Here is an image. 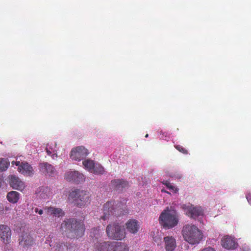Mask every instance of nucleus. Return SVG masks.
<instances>
[{
    "instance_id": "obj_1",
    "label": "nucleus",
    "mask_w": 251,
    "mask_h": 251,
    "mask_svg": "<svg viewBox=\"0 0 251 251\" xmlns=\"http://www.w3.org/2000/svg\"><path fill=\"white\" fill-rule=\"evenodd\" d=\"M60 230L70 238H79L84 233L85 228L84 223L75 219H66L61 224Z\"/></svg>"
},
{
    "instance_id": "obj_2",
    "label": "nucleus",
    "mask_w": 251,
    "mask_h": 251,
    "mask_svg": "<svg viewBox=\"0 0 251 251\" xmlns=\"http://www.w3.org/2000/svg\"><path fill=\"white\" fill-rule=\"evenodd\" d=\"M182 234L184 240L192 245L199 244L203 237L201 231L193 225L184 226L182 230Z\"/></svg>"
},
{
    "instance_id": "obj_3",
    "label": "nucleus",
    "mask_w": 251,
    "mask_h": 251,
    "mask_svg": "<svg viewBox=\"0 0 251 251\" xmlns=\"http://www.w3.org/2000/svg\"><path fill=\"white\" fill-rule=\"evenodd\" d=\"M125 205L121 202L110 201L103 205V215L100 217V219L105 221L109 219L110 215L116 217L124 214V207Z\"/></svg>"
},
{
    "instance_id": "obj_4",
    "label": "nucleus",
    "mask_w": 251,
    "mask_h": 251,
    "mask_svg": "<svg viewBox=\"0 0 251 251\" xmlns=\"http://www.w3.org/2000/svg\"><path fill=\"white\" fill-rule=\"evenodd\" d=\"M68 199L75 205L79 208L84 207L90 203L91 196L89 192L80 189L72 191L69 195Z\"/></svg>"
},
{
    "instance_id": "obj_5",
    "label": "nucleus",
    "mask_w": 251,
    "mask_h": 251,
    "mask_svg": "<svg viewBox=\"0 0 251 251\" xmlns=\"http://www.w3.org/2000/svg\"><path fill=\"white\" fill-rule=\"evenodd\" d=\"M106 233L109 239L117 241L123 240L126 236L124 226L117 222L108 224L106 228Z\"/></svg>"
},
{
    "instance_id": "obj_6",
    "label": "nucleus",
    "mask_w": 251,
    "mask_h": 251,
    "mask_svg": "<svg viewBox=\"0 0 251 251\" xmlns=\"http://www.w3.org/2000/svg\"><path fill=\"white\" fill-rule=\"evenodd\" d=\"M96 251H128L127 246L122 242H103L95 245Z\"/></svg>"
},
{
    "instance_id": "obj_7",
    "label": "nucleus",
    "mask_w": 251,
    "mask_h": 251,
    "mask_svg": "<svg viewBox=\"0 0 251 251\" xmlns=\"http://www.w3.org/2000/svg\"><path fill=\"white\" fill-rule=\"evenodd\" d=\"M159 219L163 226L168 228L174 227L178 223L175 211L169 210L168 208L161 213Z\"/></svg>"
},
{
    "instance_id": "obj_8",
    "label": "nucleus",
    "mask_w": 251,
    "mask_h": 251,
    "mask_svg": "<svg viewBox=\"0 0 251 251\" xmlns=\"http://www.w3.org/2000/svg\"><path fill=\"white\" fill-rule=\"evenodd\" d=\"M88 154L87 149L83 146H78L72 149L70 153V157L73 160L80 161L85 158Z\"/></svg>"
},
{
    "instance_id": "obj_9",
    "label": "nucleus",
    "mask_w": 251,
    "mask_h": 251,
    "mask_svg": "<svg viewBox=\"0 0 251 251\" xmlns=\"http://www.w3.org/2000/svg\"><path fill=\"white\" fill-rule=\"evenodd\" d=\"M18 240L19 246L24 249H28L34 243L33 237L27 232H23Z\"/></svg>"
},
{
    "instance_id": "obj_10",
    "label": "nucleus",
    "mask_w": 251,
    "mask_h": 251,
    "mask_svg": "<svg viewBox=\"0 0 251 251\" xmlns=\"http://www.w3.org/2000/svg\"><path fill=\"white\" fill-rule=\"evenodd\" d=\"M65 178L68 181L75 182L76 183H79L84 180V176L82 174L78 171H70L66 173Z\"/></svg>"
},
{
    "instance_id": "obj_11",
    "label": "nucleus",
    "mask_w": 251,
    "mask_h": 251,
    "mask_svg": "<svg viewBox=\"0 0 251 251\" xmlns=\"http://www.w3.org/2000/svg\"><path fill=\"white\" fill-rule=\"evenodd\" d=\"M11 231L10 227L5 225H0V239L5 244L11 242Z\"/></svg>"
},
{
    "instance_id": "obj_12",
    "label": "nucleus",
    "mask_w": 251,
    "mask_h": 251,
    "mask_svg": "<svg viewBox=\"0 0 251 251\" xmlns=\"http://www.w3.org/2000/svg\"><path fill=\"white\" fill-rule=\"evenodd\" d=\"M221 245L227 250H232L236 248L238 244L233 238L229 236H226L221 240Z\"/></svg>"
},
{
    "instance_id": "obj_13",
    "label": "nucleus",
    "mask_w": 251,
    "mask_h": 251,
    "mask_svg": "<svg viewBox=\"0 0 251 251\" xmlns=\"http://www.w3.org/2000/svg\"><path fill=\"white\" fill-rule=\"evenodd\" d=\"M44 210L47 215H52L58 218L62 217L65 215L63 210L59 207L54 206H45Z\"/></svg>"
},
{
    "instance_id": "obj_14",
    "label": "nucleus",
    "mask_w": 251,
    "mask_h": 251,
    "mask_svg": "<svg viewBox=\"0 0 251 251\" xmlns=\"http://www.w3.org/2000/svg\"><path fill=\"white\" fill-rule=\"evenodd\" d=\"M203 211L201 207H194L193 205L188 206L186 211V214L194 219L196 218L199 216L203 215Z\"/></svg>"
},
{
    "instance_id": "obj_15",
    "label": "nucleus",
    "mask_w": 251,
    "mask_h": 251,
    "mask_svg": "<svg viewBox=\"0 0 251 251\" xmlns=\"http://www.w3.org/2000/svg\"><path fill=\"white\" fill-rule=\"evenodd\" d=\"M9 183L10 186L15 189L22 191L25 188L24 183L16 176H11Z\"/></svg>"
},
{
    "instance_id": "obj_16",
    "label": "nucleus",
    "mask_w": 251,
    "mask_h": 251,
    "mask_svg": "<svg viewBox=\"0 0 251 251\" xmlns=\"http://www.w3.org/2000/svg\"><path fill=\"white\" fill-rule=\"evenodd\" d=\"M40 171L46 175L52 176L55 174V170L53 166L48 163H40Z\"/></svg>"
},
{
    "instance_id": "obj_17",
    "label": "nucleus",
    "mask_w": 251,
    "mask_h": 251,
    "mask_svg": "<svg viewBox=\"0 0 251 251\" xmlns=\"http://www.w3.org/2000/svg\"><path fill=\"white\" fill-rule=\"evenodd\" d=\"M18 171L24 175L32 176L33 174V169L31 166L27 162H22L18 168Z\"/></svg>"
},
{
    "instance_id": "obj_18",
    "label": "nucleus",
    "mask_w": 251,
    "mask_h": 251,
    "mask_svg": "<svg viewBox=\"0 0 251 251\" xmlns=\"http://www.w3.org/2000/svg\"><path fill=\"white\" fill-rule=\"evenodd\" d=\"M165 248L166 251H173L176 247V239L172 236L164 237Z\"/></svg>"
},
{
    "instance_id": "obj_19",
    "label": "nucleus",
    "mask_w": 251,
    "mask_h": 251,
    "mask_svg": "<svg viewBox=\"0 0 251 251\" xmlns=\"http://www.w3.org/2000/svg\"><path fill=\"white\" fill-rule=\"evenodd\" d=\"M112 187L116 190H122L123 188L127 187L128 183L123 179H114L111 182Z\"/></svg>"
},
{
    "instance_id": "obj_20",
    "label": "nucleus",
    "mask_w": 251,
    "mask_h": 251,
    "mask_svg": "<svg viewBox=\"0 0 251 251\" xmlns=\"http://www.w3.org/2000/svg\"><path fill=\"white\" fill-rule=\"evenodd\" d=\"M127 230L131 233H136L139 229V226L137 221L135 220H129L126 223Z\"/></svg>"
},
{
    "instance_id": "obj_21",
    "label": "nucleus",
    "mask_w": 251,
    "mask_h": 251,
    "mask_svg": "<svg viewBox=\"0 0 251 251\" xmlns=\"http://www.w3.org/2000/svg\"><path fill=\"white\" fill-rule=\"evenodd\" d=\"M73 246L68 242H61L56 244L54 251H71Z\"/></svg>"
},
{
    "instance_id": "obj_22",
    "label": "nucleus",
    "mask_w": 251,
    "mask_h": 251,
    "mask_svg": "<svg viewBox=\"0 0 251 251\" xmlns=\"http://www.w3.org/2000/svg\"><path fill=\"white\" fill-rule=\"evenodd\" d=\"M6 198L9 202L16 203L20 199V194L16 191H12L7 193Z\"/></svg>"
},
{
    "instance_id": "obj_23",
    "label": "nucleus",
    "mask_w": 251,
    "mask_h": 251,
    "mask_svg": "<svg viewBox=\"0 0 251 251\" xmlns=\"http://www.w3.org/2000/svg\"><path fill=\"white\" fill-rule=\"evenodd\" d=\"M94 163V161L90 159H85L82 162L84 168L90 172H92Z\"/></svg>"
},
{
    "instance_id": "obj_24",
    "label": "nucleus",
    "mask_w": 251,
    "mask_h": 251,
    "mask_svg": "<svg viewBox=\"0 0 251 251\" xmlns=\"http://www.w3.org/2000/svg\"><path fill=\"white\" fill-rule=\"evenodd\" d=\"M10 162L7 158H0V171H5L9 166Z\"/></svg>"
},
{
    "instance_id": "obj_25",
    "label": "nucleus",
    "mask_w": 251,
    "mask_h": 251,
    "mask_svg": "<svg viewBox=\"0 0 251 251\" xmlns=\"http://www.w3.org/2000/svg\"><path fill=\"white\" fill-rule=\"evenodd\" d=\"M102 231L100 230L99 227L93 228L91 229V236L98 239L102 235Z\"/></svg>"
},
{
    "instance_id": "obj_26",
    "label": "nucleus",
    "mask_w": 251,
    "mask_h": 251,
    "mask_svg": "<svg viewBox=\"0 0 251 251\" xmlns=\"http://www.w3.org/2000/svg\"><path fill=\"white\" fill-rule=\"evenodd\" d=\"M104 172V169L103 167L99 164L94 163V167L93 169L92 172L94 174L98 175H102Z\"/></svg>"
},
{
    "instance_id": "obj_27",
    "label": "nucleus",
    "mask_w": 251,
    "mask_h": 251,
    "mask_svg": "<svg viewBox=\"0 0 251 251\" xmlns=\"http://www.w3.org/2000/svg\"><path fill=\"white\" fill-rule=\"evenodd\" d=\"M175 148L178 150L179 151L182 152L183 154H187L188 151L187 150L183 148L182 146L180 145H175Z\"/></svg>"
},
{
    "instance_id": "obj_28",
    "label": "nucleus",
    "mask_w": 251,
    "mask_h": 251,
    "mask_svg": "<svg viewBox=\"0 0 251 251\" xmlns=\"http://www.w3.org/2000/svg\"><path fill=\"white\" fill-rule=\"evenodd\" d=\"M166 187L169 188L170 190H172L173 191H174L175 192H176L178 191V190L177 188H176L175 186L172 185L169 182L166 181L165 183Z\"/></svg>"
},
{
    "instance_id": "obj_29",
    "label": "nucleus",
    "mask_w": 251,
    "mask_h": 251,
    "mask_svg": "<svg viewBox=\"0 0 251 251\" xmlns=\"http://www.w3.org/2000/svg\"><path fill=\"white\" fill-rule=\"evenodd\" d=\"M52 236L49 235L48 236L46 240L45 243L49 244L50 247H51L52 245L51 244L52 243Z\"/></svg>"
},
{
    "instance_id": "obj_30",
    "label": "nucleus",
    "mask_w": 251,
    "mask_h": 251,
    "mask_svg": "<svg viewBox=\"0 0 251 251\" xmlns=\"http://www.w3.org/2000/svg\"><path fill=\"white\" fill-rule=\"evenodd\" d=\"M246 198L249 203L251 204V193H248L246 195Z\"/></svg>"
},
{
    "instance_id": "obj_31",
    "label": "nucleus",
    "mask_w": 251,
    "mask_h": 251,
    "mask_svg": "<svg viewBox=\"0 0 251 251\" xmlns=\"http://www.w3.org/2000/svg\"><path fill=\"white\" fill-rule=\"evenodd\" d=\"M34 211L36 213H38L40 215H42L43 213V210L42 209H39L37 207L35 208Z\"/></svg>"
},
{
    "instance_id": "obj_32",
    "label": "nucleus",
    "mask_w": 251,
    "mask_h": 251,
    "mask_svg": "<svg viewBox=\"0 0 251 251\" xmlns=\"http://www.w3.org/2000/svg\"><path fill=\"white\" fill-rule=\"evenodd\" d=\"M200 251H215L214 249L210 247L205 248L202 250H201Z\"/></svg>"
},
{
    "instance_id": "obj_33",
    "label": "nucleus",
    "mask_w": 251,
    "mask_h": 251,
    "mask_svg": "<svg viewBox=\"0 0 251 251\" xmlns=\"http://www.w3.org/2000/svg\"><path fill=\"white\" fill-rule=\"evenodd\" d=\"M11 164L12 165H15L16 166L19 167L21 163H20V161H12Z\"/></svg>"
},
{
    "instance_id": "obj_34",
    "label": "nucleus",
    "mask_w": 251,
    "mask_h": 251,
    "mask_svg": "<svg viewBox=\"0 0 251 251\" xmlns=\"http://www.w3.org/2000/svg\"><path fill=\"white\" fill-rule=\"evenodd\" d=\"M57 154L56 153H53L52 154H51V157L53 159H55L57 157Z\"/></svg>"
},
{
    "instance_id": "obj_35",
    "label": "nucleus",
    "mask_w": 251,
    "mask_h": 251,
    "mask_svg": "<svg viewBox=\"0 0 251 251\" xmlns=\"http://www.w3.org/2000/svg\"><path fill=\"white\" fill-rule=\"evenodd\" d=\"M46 151H47V152L48 153V155H51L52 152L51 151H50V150H49L47 148L46 149Z\"/></svg>"
},
{
    "instance_id": "obj_36",
    "label": "nucleus",
    "mask_w": 251,
    "mask_h": 251,
    "mask_svg": "<svg viewBox=\"0 0 251 251\" xmlns=\"http://www.w3.org/2000/svg\"><path fill=\"white\" fill-rule=\"evenodd\" d=\"M9 209H10V207H9L5 206V210L6 211H8Z\"/></svg>"
},
{
    "instance_id": "obj_37",
    "label": "nucleus",
    "mask_w": 251,
    "mask_h": 251,
    "mask_svg": "<svg viewBox=\"0 0 251 251\" xmlns=\"http://www.w3.org/2000/svg\"><path fill=\"white\" fill-rule=\"evenodd\" d=\"M148 137V134H146V136H145V137Z\"/></svg>"
},
{
    "instance_id": "obj_38",
    "label": "nucleus",
    "mask_w": 251,
    "mask_h": 251,
    "mask_svg": "<svg viewBox=\"0 0 251 251\" xmlns=\"http://www.w3.org/2000/svg\"><path fill=\"white\" fill-rule=\"evenodd\" d=\"M181 176H179L178 177V178H181Z\"/></svg>"
}]
</instances>
